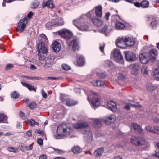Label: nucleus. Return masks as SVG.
I'll use <instances>...</instances> for the list:
<instances>
[{
	"instance_id": "obj_50",
	"label": "nucleus",
	"mask_w": 159,
	"mask_h": 159,
	"mask_svg": "<svg viewBox=\"0 0 159 159\" xmlns=\"http://www.w3.org/2000/svg\"><path fill=\"white\" fill-rule=\"evenodd\" d=\"M97 76L99 78H104L105 77L106 75L104 73L100 72L97 74Z\"/></svg>"
},
{
	"instance_id": "obj_33",
	"label": "nucleus",
	"mask_w": 159,
	"mask_h": 159,
	"mask_svg": "<svg viewBox=\"0 0 159 159\" xmlns=\"http://www.w3.org/2000/svg\"><path fill=\"white\" fill-rule=\"evenodd\" d=\"M131 125L132 127L135 131H138L139 133H141L142 130L139 125L134 123H132Z\"/></svg>"
},
{
	"instance_id": "obj_45",
	"label": "nucleus",
	"mask_w": 159,
	"mask_h": 159,
	"mask_svg": "<svg viewBox=\"0 0 159 159\" xmlns=\"http://www.w3.org/2000/svg\"><path fill=\"white\" fill-rule=\"evenodd\" d=\"M7 119V117L6 116L2 114H0V122H5Z\"/></svg>"
},
{
	"instance_id": "obj_26",
	"label": "nucleus",
	"mask_w": 159,
	"mask_h": 159,
	"mask_svg": "<svg viewBox=\"0 0 159 159\" xmlns=\"http://www.w3.org/2000/svg\"><path fill=\"white\" fill-rule=\"evenodd\" d=\"M21 84L23 86L27 87L30 91L33 90L35 92L36 91V88H34L33 86L23 82H21Z\"/></svg>"
},
{
	"instance_id": "obj_28",
	"label": "nucleus",
	"mask_w": 159,
	"mask_h": 159,
	"mask_svg": "<svg viewBox=\"0 0 159 159\" xmlns=\"http://www.w3.org/2000/svg\"><path fill=\"white\" fill-rule=\"evenodd\" d=\"M39 39H40L39 43H44L45 44V43L48 41V39L46 36L44 34H41L39 37Z\"/></svg>"
},
{
	"instance_id": "obj_27",
	"label": "nucleus",
	"mask_w": 159,
	"mask_h": 159,
	"mask_svg": "<svg viewBox=\"0 0 159 159\" xmlns=\"http://www.w3.org/2000/svg\"><path fill=\"white\" fill-rule=\"evenodd\" d=\"M66 105L68 106H74L77 103L76 101L70 98L66 99Z\"/></svg>"
},
{
	"instance_id": "obj_52",
	"label": "nucleus",
	"mask_w": 159,
	"mask_h": 159,
	"mask_svg": "<svg viewBox=\"0 0 159 159\" xmlns=\"http://www.w3.org/2000/svg\"><path fill=\"white\" fill-rule=\"evenodd\" d=\"M36 106V103L35 102H33L29 105L28 107L30 109L33 110L35 108Z\"/></svg>"
},
{
	"instance_id": "obj_59",
	"label": "nucleus",
	"mask_w": 159,
	"mask_h": 159,
	"mask_svg": "<svg viewBox=\"0 0 159 159\" xmlns=\"http://www.w3.org/2000/svg\"><path fill=\"white\" fill-rule=\"evenodd\" d=\"M24 148L27 150H30L32 149L33 146L32 145H30L29 146L25 147Z\"/></svg>"
},
{
	"instance_id": "obj_24",
	"label": "nucleus",
	"mask_w": 159,
	"mask_h": 159,
	"mask_svg": "<svg viewBox=\"0 0 159 159\" xmlns=\"http://www.w3.org/2000/svg\"><path fill=\"white\" fill-rule=\"evenodd\" d=\"M91 84L94 86H103L104 85V83L99 80H94L91 82Z\"/></svg>"
},
{
	"instance_id": "obj_25",
	"label": "nucleus",
	"mask_w": 159,
	"mask_h": 159,
	"mask_svg": "<svg viewBox=\"0 0 159 159\" xmlns=\"http://www.w3.org/2000/svg\"><path fill=\"white\" fill-rule=\"evenodd\" d=\"M92 107L95 108L98 106L99 104V101L98 98H93L91 101Z\"/></svg>"
},
{
	"instance_id": "obj_32",
	"label": "nucleus",
	"mask_w": 159,
	"mask_h": 159,
	"mask_svg": "<svg viewBox=\"0 0 159 159\" xmlns=\"http://www.w3.org/2000/svg\"><path fill=\"white\" fill-rule=\"evenodd\" d=\"M115 26L117 30H122L124 28L125 25L123 24L118 22L115 23Z\"/></svg>"
},
{
	"instance_id": "obj_51",
	"label": "nucleus",
	"mask_w": 159,
	"mask_h": 159,
	"mask_svg": "<svg viewBox=\"0 0 159 159\" xmlns=\"http://www.w3.org/2000/svg\"><path fill=\"white\" fill-rule=\"evenodd\" d=\"M39 1H36L34 2L32 6V8L33 9H36L39 6Z\"/></svg>"
},
{
	"instance_id": "obj_40",
	"label": "nucleus",
	"mask_w": 159,
	"mask_h": 159,
	"mask_svg": "<svg viewBox=\"0 0 159 159\" xmlns=\"http://www.w3.org/2000/svg\"><path fill=\"white\" fill-rule=\"evenodd\" d=\"M104 65L106 67H110L113 65V63L110 60H107L105 61Z\"/></svg>"
},
{
	"instance_id": "obj_1",
	"label": "nucleus",
	"mask_w": 159,
	"mask_h": 159,
	"mask_svg": "<svg viewBox=\"0 0 159 159\" xmlns=\"http://www.w3.org/2000/svg\"><path fill=\"white\" fill-rule=\"evenodd\" d=\"M74 127L77 129L86 128V130H84V137L87 142H90L92 139V133L90 131L88 125L86 122H78L74 125Z\"/></svg>"
},
{
	"instance_id": "obj_21",
	"label": "nucleus",
	"mask_w": 159,
	"mask_h": 159,
	"mask_svg": "<svg viewBox=\"0 0 159 159\" xmlns=\"http://www.w3.org/2000/svg\"><path fill=\"white\" fill-rule=\"evenodd\" d=\"M52 48L55 52H58L61 49V46L57 41L55 42L52 44Z\"/></svg>"
},
{
	"instance_id": "obj_62",
	"label": "nucleus",
	"mask_w": 159,
	"mask_h": 159,
	"mask_svg": "<svg viewBox=\"0 0 159 159\" xmlns=\"http://www.w3.org/2000/svg\"><path fill=\"white\" fill-rule=\"evenodd\" d=\"M54 150L60 154H62L64 152L63 151L59 149H55Z\"/></svg>"
},
{
	"instance_id": "obj_49",
	"label": "nucleus",
	"mask_w": 159,
	"mask_h": 159,
	"mask_svg": "<svg viewBox=\"0 0 159 159\" xmlns=\"http://www.w3.org/2000/svg\"><path fill=\"white\" fill-rule=\"evenodd\" d=\"M152 120L155 122L157 123H159V115H155L153 117L152 119Z\"/></svg>"
},
{
	"instance_id": "obj_19",
	"label": "nucleus",
	"mask_w": 159,
	"mask_h": 159,
	"mask_svg": "<svg viewBox=\"0 0 159 159\" xmlns=\"http://www.w3.org/2000/svg\"><path fill=\"white\" fill-rule=\"evenodd\" d=\"M91 20L93 24L97 27L101 26L103 24L102 21L98 19L93 18H91Z\"/></svg>"
},
{
	"instance_id": "obj_42",
	"label": "nucleus",
	"mask_w": 159,
	"mask_h": 159,
	"mask_svg": "<svg viewBox=\"0 0 159 159\" xmlns=\"http://www.w3.org/2000/svg\"><path fill=\"white\" fill-rule=\"evenodd\" d=\"M28 123L31 126H34L35 125H38V123L33 119H31L30 120H28Z\"/></svg>"
},
{
	"instance_id": "obj_10",
	"label": "nucleus",
	"mask_w": 159,
	"mask_h": 159,
	"mask_svg": "<svg viewBox=\"0 0 159 159\" xmlns=\"http://www.w3.org/2000/svg\"><path fill=\"white\" fill-rule=\"evenodd\" d=\"M116 120L115 116L113 115L106 116L102 120V121L107 125L113 123Z\"/></svg>"
},
{
	"instance_id": "obj_61",
	"label": "nucleus",
	"mask_w": 159,
	"mask_h": 159,
	"mask_svg": "<svg viewBox=\"0 0 159 159\" xmlns=\"http://www.w3.org/2000/svg\"><path fill=\"white\" fill-rule=\"evenodd\" d=\"M47 158L46 155L43 154L41 155L39 157V159H46Z\"/></svg>"
},
{
	"instance_id": "obj_47",
	"label": "nucleus",
	"mask_w": 159,
	"mask_h": 159,
	"mask_svg": "<svg viewBox=\"0 0 159 159\" xmlns=\"http://www.w3.org/2000/svg\"><path fill=\"white\" fill-rule=\"evenodd\" d=\"M7 150L9 151L13 152L14 153H16L18 152V149L16 148L13 147H9L7 148Z\"/></svg>"
},
{
	"instance_id": "obj_12",
	"label": "nucleus",
	"mask_w": 159,
	"mask_h": 159,
	"mask_svg": "<svg viewBox=\"0 0 159 159\" xmlns=\"http://www.w3.org/2000/svg\"><path fill=\"white\" fill-rule=\"evenodd\" d=\"M127 37L126 43V47H131L134 46L135 43V39L133 38L132 36H126Z\"/></svg>"
},
{
	"instance_id": "obj_9",
	"label": "nucleus",
	"mask_w": 159,
	"mask_h": 159,
	"mask_svg": "<svg viewBox=\"0 0 159 159\" xmlns=\"http://www.w3.org/2000/svg\"><path fill=\"white\" fill-rule=\"evenodd\" d=\"M28 19L26 18H24L20 20L18 24L17 27H16V29L17 31L21 33L26 27V24L27 23Z\"/></svg>"
},
{
	"instance_id": "obj_35",
	"label": "nucleus",
	"mask_w": 159,
	"mask_h": 159,
	"mask_svg": "<svg viewBox=\"0 0 159 159\" xmlns=\"http://www.w3.org/2000/svg\"><path fill=\"white\" fill-rule=\"evenodd\" d=\"M154 78L157 80H159V68L155 69L153 72Z\"/></svg>"
},
{
	"instance_id": "obj_43",
	"label": "nucleus",
	"mask_w": 159,
	"mask_h": 159,
	"mask_svg": "<svg viewBox=\"0 0 159 159\" xmlns=\"http://www.w3.org/2000/svg\"><path fill=\"white\" fill-rule=\"evenodd\" d=\"M117 76L118 79L120 80L124 81L126 79L125 75H123L122 73H118Z\"/></svg>"
},
{
	"instance_id": "obj_7",
	"label": "nucleus",
	"mask_w": 159,
	"mask_h": 159,
	"mask_svg": "<svg viewBox=\"0 0 159 159\" xmlns=\"http://www.w3.org/2000/svg\"><path fill=\"white\" fill-rule=\"evenodd\" d=\"M127 38L126 36L118 38L115 42L117 46L122 49L126 48Z\"/></svg>"
},
{
	"instance_id": "obj_29",
	"label": "nucleus",
	"mask_w": 159,
	"mask_h": 159,
	"mask_svg": "<svg viewBox=\"0 0 159 159\" xmlns=\"http://www.w3.org/2000/svg\"><path fill=\"white\" fill-rule=\"evenodd\" d=\"M139 65L137 64H134L132 66V73L133 74H135L139 70Z\"/></svg>"
},
{
	"instance_id": "obj_30",
	"label": "nucleus",
	"mask_w": 159,
	"mask_h": 159,
	"mask_svg": "<svg viewBox=\"0 0 159 159\" xmlns=\"http://www.w3.org/2000/svg\"><path fill=\"white\" fill-rule=\"evenodd\" d=\"M146 89L149 91H152L157 88V86L154 84L150 83L146 84Z\"/></svg>"
},
{
	"instance_id": "obj_18",
	"label": "nucleus",
	"mask_w": 159,
	"mask_h": 159,
	"mask_svg": "<svg viewBox=\"0 0 159 159\" xmlns=\"http://www.w3.org/2000/svg\"><path fill=\"white\" fill-rule=\"evenodd\" d=\"M64 24V22L62 19L61 18L55 19L53 23L51 24L49 23L50 25H56L57 26L62 25Z\"/></svg>"
},
{
	"instance_id": "obj_56",
	"label": "nucleus",
	"mask_w": 159,
	"mask_h": 159,
	"mask_svg": "<svg viewBox=\"0 0 159 159\" xmlns=\"http://www.w3.org/2000/svg\"><path fill=\"white\" fill-rule=\"evenodd\" d=\"M41 93L43 97L45 98H46L48 97L47 94L43 89H42Z\"/></svg>"
},
{
	"instance_id": "obj_31",
	"label": "nucleus",
	"mask_w": 159,
	"mask_h": 159,
	"mask_svg": "<svg viewBox=\"0 0 159 159\" xmlns=\"http://www.w3.org/2000/svg\"><path fill=\"white\" fill-rule=\"evenodd\" d=\"M84 57L82 56H80L78 58L77 63L79 66H82L84 64Z\"/></svg>"
},
{
	"instance_id": "obj_64",
	"label": "nucleus",
	"mask_w": 159,
	"mask_h": 159,
	"mask_svg": "<svg viewBox=\"0 0 159 159\" xmlns=\"http://www.w3.org/2000/svg\"><path fill=\"white\" fill-rule=\"evenodd\" d=\"M110 15V14L109 13H107L105 16V17L106 20H108L109 17Z\"/></svg>"
},
{
	"instance_id": "obj_17",
	"label": "nucleus",
	"mask_w": 159,
	"mask_h": 159,
	"mask_svg": "<svg viewBox=\"0 0 159 159\" xmlns=\"http://www.w3.org/2000/svg\"><path fill=\"white\" fill-rule=\"evenodd\" d=\"M158 54V52L157 50L153 49L150 51L149 54V57L150 59L152 61H154L156 60L155 57Z\"/></svg>"
},
{
	"instance_id": "obj_5",
	"label": "nucleus",
	"mask_w": 159,
	"mask_h": 159,
	"mask_svg": "<svg viewBox=\"0 0 159 159\" xmlns=\"http://www.w3.org/2000/svg\"><path fill=\"white\" fill-rule=\"evenodd\" d=\"M111 53L114 59L116 62L121 64H124L123 57L119 50L115 49L113 50Z\"/></svg>"
},
{
	"instance_id": "obj_41",
	"label": "nucleus",
	"mask_w": 159,
	"mask_h": 159,
	"mask_svg": "<svg viewBox=\"0 0 159 159\" xmlns=\"http://www.w3.org/2000/svg\"><path fill=\"white\" fill-rule=\"evenodd\" d=\"M141 71L143 74L147 75L148 73L147 67L146 66H143L141 69Z\"/></svg>"
},
{
	"instance_id": "obj_55",
	"label": "nucleus",
	"mask_w": 159,
	"mask_h": 159,
	"mask_svg": "<svg viewBox=\"0 0 159 159\" xmlns=\"http://www.w3.org/2000/svg\"><path fill=\"white\" fill-rule=\"evenodd\" d=\"M14 67V66L12 64H8L7 65L5 69L6 70H9L11 68H12Z\"/></svg>"
},
{
	"instance_id": "obj_39",
	"label": "nucleus",
	"mask_w": 159,
	"mask_h": 159,
	"mask_svg": "<svg viewBox=\"0 0 159 159\" xmlns=\"http://www.w3.org/2000/svg\"><path fill=\"white\" fill-rule=\"evenodd\" d=\"M92 120L95 125H98V127H100L102 125L101 121L100 119L92 118Z\"/></svg>"
},
{
	"instance_id": "obj_14",
	"label": "nucleus",
	"mask_w": 159,
	"mask_h": 159,
	"mask_svg": "<svg viewBox=\"0 0 159 159\" xmlns=\"http://www.w3.org/2000/svg\"><path fill=\"white\" fill-rule=\"evenodd\" d=\"M95 14L96 16L101 17L102 15V6L99 5L95 7Z\"/></svg>"
},
{
	"instance_id": "obj_16",
	"label": "nucleus",
	"mask_w": 159,
	"mask_h": 159,
	"mask_svg": "<svg viewBox=\"0 0 159 159\" xmlns=\"http://www.w3.org/2000/svg\"><path fill=\"white\" fill-rule=\"evenodd\" d=\"M112 30L110 27H108L107 25H106L102 29L100 30L99 32L107 36Z\"/></svg>"
},
{
	"instance_id": "obj_36",
	"label": "nucleus",
	"mask_w": 159,
	"mask_h": 159,
	"mask_svg": "<svg viewBox=\"0 0 159 159\" xmlns=\"http://www.w3.org/2000/svg\"><path fill=\"white\" fill-rule=\"evenodd\" d=\"M82 149L79 146H75L73 147L72 151L74 153H78L80 152Z\"/></svg>"
},
{
	"instance_id": "obj_63",
	"label": "nucleus",
	"mask_w": 159,
	"mask_h": 159,
	"mask_svg": "<svg viewBox=\"0 0 159 159\" xmlns=\"http://www.w3.org/2000/svg\"><path fill=\"white\" fill-rule=\"evenodd\" d=\"M154 133L159 134V127H156L155 129Z\"/></svg>"
},
{
	"instance_id": "obj_46",
	"label": "nucleus",
	"mask_w": 159,
	"mask_h": 159,
	"mask_svg": "<svg viewBox=\"0 0 159 159\" xmlns=\"http://www.w3.org/2000/svg\"><path fill=\"white\" fill-rule=\"evenodd\" d=\"M11 97L13 98L16 99L19 97V95L17 92L14 91L11 93Z\"/></svg>"
},
{
	"instance_id": "obj_37",
	"label": "nucleus",
	"mask_w": 159,
	"mask_h": 159,
	"mask_svg": "<svg viewBox=\"0 0 159 159\" xmlns=\"http://www.w3.org/2000/svg\"><path fill=\"white\" fill-rule=\"evenodd\" d=\"M156 127L153 126L151 125H148L145 127L147 131H149L150 132L154 133L155 129Z\"/></svg>"
},
{
	"instance_id": "obj_57",
	"label": "nucleus",
	"mask_w": 159,
	"mask_h": 159,
	"mask_svg": "<svg viewBox=\"0 0 159 159\" xmlns=\"http://www.w3.org/2000/svg\"><path fill=\"white\" fill-rule=\"evenodd\" d=\"M19 116L23 119L25 118V114L21 111L20 112Z\"/></svg>"
},
{
	"instance_id": "obj_22",
	"label": "nucleus",
	"mask_w": 159,
	"mask_h": 159,
	"mask_svg": "<svg viewBox=\"0 0 159 159\" xmlns=\"http://www.w3.org/2000/svg\"><path fill=\"white\" fill-rule=\"evenodd\" d=\"M104 151L103 148H99L94 151L93 155L96 157H100L102 155Z\"/></svg>"
},
{
	"instance_id": "obj_11",
	"label": "nucleus",
	"mask_w": 159,
	"mask_h": 159,
	"mask_svg": "<svg viewBox=\"0 0 159 159\" xmlns=\"http://www.w3.org/2000/svg\"><path fill=\"white\" fill-rule=\"evenodd\" d=\"M125 57L128 61L133 62L136 59L135 55L131 52H128L125 54Z\"/></svg>"
},
{
	"instance_id": "obj_4",
	"label": "nucleus",
	"mask_w": 159,
	"mask_h": 159,
	"mask_svg": "<svg viewBox=\"0 0 159 159\" xmlns=\"http://www.w3.org/2000/svg\"><path fill=\"white\" fill-rule=\"evenodd\" d=\"M55 58L53 56L50 55L47 57H45L44 56L41 58H39V59L42 66L45 68H48L54 64Z\"/></svg>"
},
{
	"instance_id": "obj_48",
	"label": "nucleus",
	"mask_w": 159,
	"mask_h": 159,
	"mask_svg": "<svg viewBox=\"0 0 159 159\" xmlns=\"http://www.w3.org/2000/svg\"><path fill=\"white\" fill-rule=\"evenodd\" d=\"M94 11V10L93 9H92L89 11L88 13H87L86 15H84V17L85 18V19H86V16L88 18H91L92 17Z\"/></svg>"
},
{
	"instance_id": "obj_53",
	"label": "nucleus",
	"mask_w": 159,
	"mask_h": 159,
	"mask_svg": "<svg viewBox=\"0 0 159 159\" xmlns=\"http://www.w3.org/2000/svg\"><path fill=\"white\" fill-rule=\"evenodd\" d=\"M63 69L66 70H68L70 69V67L66 64H63L62 65Z\"/></svg>"
},
{
	"instance_id": "obj_54",
	"label": "nucleus",
	"mask_w": 159,
	"mask_h": 159,
	"mask_svg": "<svg viewBox=\"0 0 159 159\" xmlns=\"http://www.w3.org/2000/svg\"><path fill=\"white\" fill-rule=\"evenodd\" d=\"M105 47V44L103 43L100 44L99 49L102 52H104V49Z\"/></svg>"
},
{
	"instance_id": "obj_44",
	"label": "nucleus",
	"mask_w": 159,
	"mask_h": 159,
	"mask_svg": "<svg viewBox=\"0 0 159 159\" xmlns=\"http://www.w3.org/2000/svg\"><path fill=\"white\" fill-rule=\"evenodd\" d=\"M47 7H48L51 8H55V6L54 5L52 1V0H49L47 1Z\"/></svg>"
},
{
	"instance_id": "obj_23",
	"label": "nucleus",
	"mask_w": 159,
	"mask_h": 159,
	"mask_svg": "<svg viewBox=\"0 0 159 159\" xmlns=\"http://www.w3.org/2000/svg\"><path fill=\"white\" fill-rule=\"evenodd\" d=\"M107 105L109 109L112 111H116L117 109L116 103L112 101L108 102Z\"/></svg>"
},
{
	"instance_id": "obj_8",
	"label": "nucleus",
	"mask_w": 159,
	"mask_h": 159,
	"mask_svg": "<svg viewBox=\"0 0 159 159\" xmlns=\"http://www.w3.org/2000/svg\"><path fill=\"white\" fill-rule=\"evenodd\" d=\"M131 143L135 146H139L145 144V140L143 138H139L135 136H133L130 139Z\"/></svg>"
},
{
	"instance_id": "obj_3",
	"label": "nucleus",
	"mask_w": 159,
	"mask_h": 159,
	"mask_svg": "<svg viewBox=\"0 0 159 159\" xmlns=\"http://www.w3.org/2000/svg\"><path fill=\"white\" fill-rule=\"evenodd\" d=\"M86 19L84 17V15H82L80 18L73 21V25L75 26L80 30L88 31L89 26L84 23Z\"/></svg>"
},
{
	"instance_id": "obj_15",
	"label": "nucleus",
	"mask_w": 159,
	"mask_h": 159,
	"mask_svg": "<svg viewBox=\"0 0 159 159\" xmlns=\"http://www.w3.org/2000/svg\"><path fill=\"white\" fill-rule=\"evenodd\" d=\"M139 57L140 62L143 64L147 63L150 59L149 56L147 57L143 53H141Z\"/></svg>"
},
{
	"instance_id": "obj_13",
	"label": "nucleus",
	"mask_w": 159,
	"mask_h": 159,
	"mask_svg": "<svg viewBox=\"0 0 159 159\" xmlns=\"http://www.w3.org/2000/svg\"><path fill=\"white\" fill-rule=\"evenodd\" d=\"M69 46L74 51L78 49L79 46L77 40L75 39L72 40L69 44Z\"/></svg>"
},
{
	"instance_id": "obj_58",
	"label": "nucleus",
	"mask_w": 159,
	"mask_h": 159,
	"mask_svg": "<svg viewBox=\"0 0 159 159\" xmlns=\"http://www.w3.org/2000/svg\"><path fill=\"white\" fill-rule=\"evenodd\" d=\"M131 104L129 103L124 107V108L127 110H129L130 109V106Z\"/></svg>"
},
{
	"instance_id": "obj_60",
	"label": "nucleus",
	"mask_w": 159,
	"mask_h": 159,
	"mask_svg": "<svg viewBox=\"0 0 159 159\" xmlns=\"http://www.w3.org/2000/svg\"><path fill=\"white\" fill-rule=\"evenodd\" d=\"M37 143L39 145H41L43 143V140L41 138L38 139L37 140Z\"/></svg>"
},
{
	"instance_id": "obj_38",
	"label": "nucleus",
	"mask_w": 159,
	"mask_h": 159,
	"mask_svg": "<svg viewBox=\"0 0 159 159\" xmlns=\"http://www.w3.org/2000/svg\"><path fill=\"white\" fill-rule=\"evenodd\" d=\"M149 2L146 0H143L141 3V6L143 8H147L149 6Z\"/></svg>"
},
{
	"instance_id": "obj_6",
	"label": "nucleus",
	"mask_w": 159,
	"mask_h": 159,
	"mask_svg": "<svg viewBox=\"0 0 159 159\" xmlns=\"http://www.w3.org/2000/svg\"><path fill=\"white\" fill-rule=\"evenodd\" d=\"M38 51L39 58H42L44 55L47 53L48 49L47 46L44 43H38Z\"/></svg>"
},
{
	"instance_id": "obj_34",
	"label": "nucleus",
	"mask_w": 159,
	"mask_h": 159,
	"mask_svg": "<svg viewBox=\"0 0 159 159\" xmlns=\"http://www.w3.org/2000/svg\"><path fill=\"white\" fill-rule=\"evenodd\" d=\"M58 34L63 37H65L67 34H69V31L66 29L60 30L58 32Z\"/></svg>"
},
{
	"instance_id": "obj_2",
	"label": "nucleus",
	"mask_w": 159,
	"mask_h": 159,
	"mask_svg": "<svg viewBox=\"0 0 159 159\" xmlns=\"http://www.w3.org/2000/svg\"><path fill=\"white\" fill-rule=\"evenodd\" d=\"M72 129L68 124H61L57 127V132L59 136L67 137L71 134Z\"/></svg>"
},
{
	"instance_id": "obj_20",
	"label": "nucleus",
	"mask_w": 159,
	"mask_h": 159,
	"mask_svg": "<svg viewBox=\"0 0 159 159\" xmlns=\"http://www.w3.org/2000/svg\"><path fill=\"white\" fill-rule=\"evenodd\" d=\"M148 23H150L149 26L153 28H156L158 25L157 21L152 18H149L148 20Z\"/></svg>"
}]
</instances>
